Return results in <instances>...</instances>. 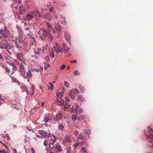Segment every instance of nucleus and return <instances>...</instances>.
I'll use <instances>...</instances> for the list:
<instances>
[{
  "instance_id": "0eeeda50",
  "label": "nucleus",
  "mask_w": 153,
  "mask_h": 153,
  "mask_svg": "<svg viewBox=\"0 0 153 153\" xmlns=\"http://www.w3.org/2000/svg\"><path fill=\"white\" fill-rule=\"evenodd\" d=\"M75 105L76 107L75 109V111L76 113H82L83 112V109L80 108L78 105L76 104Z\"/></svg>"
},
{
  "instance_id": "0e129e2a",
  "label": "nucleus",
  "mask_w": 153,
  "mask_h": 153,
  "mask_svg": "<svg viewBox=\"0 0 153 153\" xmlns=\"http://www.w3.org/2000/svg\"><path fill=\"white\" fill-rule=\"evenodd\" d=\"M21 1V0H16L15 3L17 4H19Z\"/></svg>"
},
{
  "instance_id": "09e8293b",
  "label": "nucleus",
  "mask_w": 153,
  "mask_h": 153,
  "mask_svg": "<svg viewBox=\"0 0 153 153\" xmlns=\"http://www.w3.org/2000/svg\"><path fill=\"white\" fill-rule=\"evenodd\" d=\"M65 85L66 87H68L69 86V83L67 81L64 82Z\"/></svg>"
},
{
  "instance_id": "393cba45",
  "label": "nucleus",
  "mask_w": 153,
  "mask_h": 153,
  "mask_svg": "<svg viewBox=\"0 0 153 153\" xmlns=\"http://www.w3.org/2000/svg\"><path fill=\"white\" fill-rule=\"evenodd\" d=\"M64 95V93L63 91H60L59 92V94H56V96L57 97L61 98Z\"/></svg>"
},
{
  "instance_id": "c85d7f7f",
  "label": "nucleus",
  "mask_w": 153,
  "mask_h": 153,
  "mask_svg": "<svg viewBox=\"0 0 153 153\" xmlns=\"http://www.w3.org/2000/svg\"><path fill=\"white\" fill-rule=\"evenodd\" d=\"M77 118V116L76 114H74L72 115L71 119L75 121Z\"/></svg>"
},
{
  "instance_id": "f8f14e48",
  "label": "nucleus",
  "mask_w": 153,
  "mask_h": 153,
  "mask_svg": "<svg viewBox=\"0 0 153 153\" xmlns=\"http://www.w3.org/2000/svg\"><path fill=\"white\" fill-rule=\"evenodd\" d=\"M69 95L72 100L75 98L76 94L72 90L70 91L69 92Z\"/></svg>"
},
{
  "instance_id": "5fc2aeb1",
  "label": "nucleus",
  "mask_w": 153,
  "mask_h": 153,
  "mask_svg": "<svg viewBox=\"0 0 153 153\" xmlns=\"http://www.w3.org/2000/svg\"><path fill=\"white\" fill-rule=\"evenodd\" d=\"M17 69V66L14 64V65L13 66V69L14 71H16Z\"/></svg>"
},
{
  "instance_id": "f704fd0d",
  "label": "nucleus",
  "mask_w": 153,
  "mask_h": 153,
  "mask_svg": "<svg viewBox=\"0 0 153 153\" xmlns=\"http://www.w3.org/2000/svg\"><path fill=\"white\" fill-rule=\"evenodd\" d=\"M5 47L7 50H9L11 49V45L8 44H6V45Z\"/></svg>"
},
{
  "instance_id": "79ce46f5",
  "label": "nucleus",
  "mask_w": 153,
  "mask_h": 153,
  "mask_svg": "<svg viewBox=\"0 0 153 153\" xmlns=\"http://www.w3.org/2000/svg\"><path fill=\"white\" fill-rule=\"evenodd\" d=\"M74 74L75 76H79L80 75L79 72L77 70L75 71L74 72Z\"/></svg>"
},
{
  "instance_id": "e433bc0d",
  "label": "nucleus",
  "mask_w": 153,
  "mask_h": 153,
  "mask_svg": "<svg viewBox=\"0 0 153 153\" xmlns=\"http://www.w3.org/2000/svg\"><path fill=\"white\" fill-rule=\"evenodd\" d=\"M12 80L13 82H16L18 83L19 85H20L19 82L18 81V80L15 78H12Z\"/></svg>"
},
{
  "instance_id": "6e6552de",
  "label": "nucleus",
  "mask_w": 153,
  "mask_h": 153,
  "mask_svg": "<svg viewBox=\"0 0 153 153\" xmlns=\"http://www.w3.org/2000/svg\"><path fill=\"white\" fill-rule=\"evenodd\" d=\"M54 152H59L62 151L61 146L59 145H56L54 149Z\"/></svg>"
},
{
  "instance_id": "e2e57ef3",
  "label": "nucleus",
  "mask_w": 153,
  "mask_h": 153,
  "mask_svg": "<svg viewBox=\"0 0 153 153\" xmlns=\"http://www.w3.org/2000/svg\"><path fill=\"white\" fill-rule=\"evenodd\" d=\"M5 70L7 72H9L10 71V70L7 67H6L5 68Z\"/></svg>"
},
{
  "instance_id": "b1692460",
  "label": "nucleus",
  "mask_w": 153,
  "mask_h": 153,
  "mask_svg": "<svg viewBox=\"0 0 153 153\" xmlns=\"http://www.w3.org/2000/svg\"><path fill=\"white\" fill-rule=\"evenodd\" d=\"M20 62V63H22V64H24L25 65L26 64V63L25 61V60L22 57V58H20V59H18Z\"/></svg>"
},
{
  "instance_id": "ddd939ff",
  "label": "nucleus",
  "mask_w": 153,
  "mask_h": 153,
  "mask_svg": "<svg viewBox=\"0 0 153 153\" xmlns=\"http://www.w3.org/2000/svg\"><path fill=\"white\" fill-rule=\"evenodd\" d=\"M76 100L77 101H80L82 102H83L85 101V98L81 95H78Z\"/></svg>"
},
{
  "instance_id": "6ab92c4d",
  "label": "nucleus",
  "mask_w": 153,
  "mask_h": 153,
  "mask_svg": "<svg viewBox=\"0 0 153 153\" xmlns=\"http://www.w3.org/2000/svg\"><path fill=\"white\" fill-rule=\"evenodd\" d=\"M64 141L65 143H70L71 142V140L69 138V137L68 136L65 137L64 139Z\"/></svg>"
},
{
  "instance_id": "3c124183",
  "label": "nucleus",
  "mask_w": 153,
  "mask_h": 153,
  "mask_svg": "<svg viewBox=\"0 0 153 153\" xmlns=\"http://www.w3.org/2000/svg\"><path fill=\"white\" fill-rule=\"evenodd\" d=\"M64 105L67 107L68 108H69V107L71 106L68 103H67L66 102H65V104H64Z\"/></svg>"
},
{
  "instance_id": "bf43d9fd",
  "label": "nucleus",
  "mask_w": 153,
  "mask_h": 153,
  "mask_svg": "<svg viewBox=\"0 0 153 153\" xmlns=\"http://www.w3.org/2000/svg\"><path fill=\"white\" fill-rule=\"evenodd\" d=\"M62 46L63 47V49L65 48L66 47H67V46H66V45L65 43H63L62 45Z\"/></svg>"
},
{
  "instance_id": "603ef678",
  "label": "nucleus",
  "mask_w": 153,
  "mask_h": 153,
  "mask_svg": "<svg viewBox=\"0 0 153 153\" xmlns=\"http://www.w3.org/2000/svg\"><path fill=\"white\" fill-rule=\"evenodd\" d=\"M87 142V141L85 140V139L83 141H82L80 142V145H83L85 143Z\"/></svg>"
},
{
  "instance_id": "aec40b11",
  "label": "nucleus",
  "mask_w": 153,
  "mask_h": 153,
  "mask_svg": "<svg viewBox=\"0 0 153 153\" xmlns=\"http://www.w3.org/2000/svg\"><path fill=\"white\" fill-rule=\"evenodd\" d=\"M50 41L52 42L53 40V37L52 34L51 33V32H48V34L47 36Z\"/></svg>"
},
{
  "instance_id": "20e7f679",
  "label": "nucleus",
  "mask_w": 153,
  "mask_h": 153,
  "mask_svg": "<svg viewBox=\"0 0 153 153\" xmlns=\"http://www.w3.org/2000/svg\"><path fill=\"white\" fill-rule=\"evenodd\" d=\"M65 37V40L69 43H71V36L69 32H65L64 33Z\"/></svg>"
},
{
  "instance_id": "4be33fe9",
  "label": "nucleus",
  "mask_w": 153,
  "mask_h": 153,
  "mask_svg": "<svg viewBox=\"0 0 153 153\" xmlns=\"http://www.w3.org/2000/svg\"><path fill=\"white\" fill-rule=\"evenodd\" d=\"M22 88L23 92H26L27 94H29L28 91L26 86L24 85L22 86Z\"/></svg>"
},
{
  "instance_id": "a18cd8bd",
  "label": "nucleus",
  "mask_w": 153,
  "mask_h": 153,
  "mask_svg": "<svg viewBox=\"0 0 153 153\" xmlns=\"http://www.w3.org/2000/svg\"><path fill=\"white\" fill-rule=\"evenodd\" d=\"M84 132L85 133H86L88 135L91 133L90 131L88 130H85L84 131Z\"/></svg>"
},
{
  "instance_id": "4c0bfd02",
  "label": "nucleus",
  "mask_w": 153,
  "mask_h": 153,
  "mask_svg": "<svg viewBox=\"0 0 153 153\" xmlns=\"http://www.w3.org/2000/svg\"><path fill=\"white\" fill-rule=\"evenodd\" d=\"M81 149L82 152V153H88L87 150L85 149V147H82Z\"/></svg>"
},
{
  "instance_id": "f257e3e1",
  "label": "nucleus",
  "mask_w": 153,
  "mask_h": 153,
  "mask_svg": "<svg viewBox=\"0 0 153 153\" xmlns=\"http://www.w3.org/2000/svg\"><path fill=\"white\" fill-rule=\"evenodd\" d=\"M37 15L39 17H41V16L39 14V12L38 10L32 11L27 14L26 16V18L28 20L30 21L33 18H36Z\"/></svg>"
},
{
  "instance_id": "37998d69",
  "label": "nucleus",
  "mask_w": 153,
  "mask_h": 153,
  "mask_svg": "<svg viewBox=\"0 0 153 153\" xmlns=\"http://www.w3.org/2000/svg\"><path fill=\"white\" fill-rule=\"evenodd\" d=\"M50 56L51 58H53L54 57V53L53 51H51L50 52Z\"/></svg>"
},
{
  "instance_id": "a19ab883",
  "label": "nucleus",
  "mask_w": 153,
  "mask_h": 153,
  "mask_svg": "<svg viewBox=\"0 0 153 153\" xmlns=\"http://www.w3.org/2000/svg\"><path fill=\"white\" fill-rule=\"evenodd\" d=\"M85 118V116L83 115H81L79 117L78 120H83Z\"/></svg>"
},
{
  "instance_id": "864d4df0",
  "label": "nucleus",
  "mask_w": 153,
  "mask_h": 153,
  "mask_svg": "<svg viewBox=\"0 0 153 153\" xmlns=\"http://www.w3.org/2000/svg\"><path fill=\"white\" fill-rule=\"evenodd\" d=\"M71 149V147H68L67 148V153H71L70 150Z\"/></svg>"
},
{
  "instance_id": "6e6d98bb",
  "label": "nucleus",
  "mask_w": 153,
  "mask_h": 153,
  "mask_svg": "<svg viewBox=\"0 0 153 153\" xmlns=\"http://www.w3.org/2000/svg\"><path fill=\"white\" fill-rule=\"evenodd\" d=\"M50 85L51 87V88H50L49 87H48V89H50L51 90L53 88V87L54 86L51 83H50Z\"/></svg>"
},
{
  "instance_id": "774afa93",
  "label": "nucleus",
  "mask_w": 153,
  "mask_h": 153,
  "mask_svg": "<svg viewBox=\"0 0 153 153\" xmlns=\"http://www.w3.org/2000/svg\"><path fill=\"white\" fill-rule=\"evenodd\" d=\"M0 153H6L5 151L4 150H2L0 151Z\"/></svg>"
},
{
  "instance_id": "9d476101",
  "label": "nucleus",
  "mask_w": 153,
  "mask_h": 153,
  "mask_svg": "<svg viewBox=\"0 0 153 153\" xmlns=\"http://www.w3.org/2000/svg\"><path fill=\"white\" fill-rule=\"evenodd\" d=\"M43 17L45 19H47L48 21H51L52 19L51 14L48 12L45 13L43 16Z\"/></svg>"
},
{
  "instance_id": "49530a36",
  "label": "nucleus",
  "mask_w": 153,
  "mask_h": 153,
  "mask_svg": "<svg viewBox=\"0 0 153 153\" xmlns=\"http://www.w3.org/2000/svg\"><path fill=\"white\" fill-rule=\"evenodd\" d=\"M62 109H63L65 111L66 110L68 109L69 108H67V107L65 106V105H62Z\"/></svg>"
},
{
  "instance_id": "7ed1b4c3",
  "label": "nucleus",
  "mask_w": 153,
  "mask_h": 153,
  "mask_svg": "<svg viewBox=\"0 0 153 153\" xmlns=\"http://www.w3.org/2000/svg\"><path fill=\"white\" fill-rule=\"evenodd\" d=\"M19 71L22 76H24L25 75V71L24 65L22 63H19Z\"/></svg>"
},
{
  "instance_id": "a878e982",
  "label": "nucleus",
  "mask_w": 153,
  "mask_h": 153,
  "mask_svg": "<svg viewBox=\"0 0 153 153\" xmlns=\"http://www.w3.org/2000/svg\"><path fill=\"white\" fill-rule=\"evenodd\" d=\"M27 76L28 78H30L32 76V74L30 69L28 70V72L27 73Z\"/></svg>"
},
{
  "instance_id": "c756f323",
  "label": "nucleus",
  "mask_w": 153,
  "mask_h": 153,
  "mask_svg": "<svg viewBox=\"0 0 153 153\" xmlns=\"http://www.w3.org/2000/svg\"><path fill=\"white\" fill-rule=\"evenodd\" d=\"M79 88L82 93H83L85 91V88L83 86H82V85H79Z\"/></svg>"
},
{
  "instance_id": "ea45409f",
  "label": "nucleus",
  "mask_w": 153,
  "mask_h": 153,
  "mask_svg": "<svg viewBox=\"0 0 153 153\" xmlns=\"http://www.w3.org/2000/svg\"><path fill=\"white\" fill-rule=\"evenodd\" d=\"M49 147L51 149H54V145L53 142V143H50L49 144Z\"/></svg>"
},
{
  "instance_id": "f03ea898",
  "label": "nucleus",
  "mask_w": 153,
  "mask_h": 153,
  "mask_svg": "<svg viewBox=\"0 0 153 153\" xmlns=\"http://www.w3.org/2000/svg\"><path fill=\"white\" fill-rule=\"evenodd\" d=\"M0 33L3 37L4 38H7L8 35L10 34V32L7 27L4 26V29H1L0 30Z\"/></svg>"
},
{
  "instance_id": "4d7b16f0",
  "label": "nucleus",
  "mask_w": 153,
  "mask_h": 153,
  "mask_svg": "<svg viewBox=\"0 0 153 153\" xmlns=\"http://www.w3.org/2000/svg\"><path fill=\"white\" fill-rule=\"evenodd\" d=\"M52 141L53 143H54L56 141V137L54 135H53Z\"/></svg>"
},
{
  "instance_id": "8fccbe9b",
  "label": "nucleus",
  "mask_w": 153,
  "mask_h": 153,
  "mask_svg": "<svg viewBox=\"0 0 153 153\" xmlns=\"http://www.w3.org/2000/svg\"><path fill=\"white\" fill-rule=\"evenodd\" d=\"M29 33H26V34H27L28 36L30 37V38H31L32 39H33L34 37H32V35L30 34V31L29 32Z\"/></svg>"
},
{
  "instance_id": "7c9ffc66",
  "label": "nucleus",
  "mask_w": 153,
  "mask_h": 153,
  "mask_svg": "<svg viewBox=\"0 0 153 153\" xmlns=\"http://www.w3.org/2000/svg\"><path fill=\"white\" fill-rule=\"evenodd\" d=\"M147 139H150L152 140H153V134L152 133H150L147 136Z\"/></svg>"
},
{
  "instance_id": "2f4dec72",
  "label": "nucleus",
  "mask_w": 153,
  "mask_h": 153,
  "mask_svg": "<svg viewBox=\"0 0 153 153\" xmlns=\"http://www.w3.org/2000/svg\"><path fill=\"white\" fill-rule=\"evenodd\" d=\"M78 138L81 139H85V137L82 135L81 134H79L78 136Z\"/></svg>"
},
{
  "instance_id": "a211bd4d",
  "label": "nucleus",
  "mask_w": 153,
  "mask_h": 153,
  "mask_svg": "<svg viewBox=\"0 0 153 153\" xmlns=\"http://www.w3.org/2000/svg\"><path fill=\"white\" fill-rule=\"evenodd\" d=\"M59 124L58 127V129L59 130L61 131H63L65 128L64 126L62 124H59Z\"/></svg>"
},
{
  "instance_id": "13d9d810",
  "label": "nucleus",
  "mask_w": 153,
  "mask_h": 153,
  "mask_svg": "<svg viewBox=\"0 0 153 153\" xmlns=\"http://www.w3.org/2000/svg\"><path fill=\"white\" fill-rule=\"evenodd\" d=\"M53 7H51L49 9V11L51 13H52L53 12Z\"/></svg>"
},
{
  "instance_id": "58836bf2",
  "label": "nucleus",
  "mask_w": 153,
  "mask_h": 153,
  "mask_svg": "<svg viewBox=\"0 0 153 153\" xmlns=\"http://www.w3.org/2000/svg\"><path fill=\"white\" fill-rule=\"evenodd\" d=\"M24 50L26 52H27L29 51V48L27 46H27L25 45H24Z\"/></svg>"
},
{
  "instance_id": "f3484780",
  "label": "nucleus",
  "mask_w": 153,
  "mask_h": 153,
  "mask_svg": "<svg viewBox=\"0 0 153 153\" xmlns=\"http://www.w3.org/2000/svg\"><path fill=\"white\" fill-rule=\"evenodd\" d=\"M52 119L50 116H46L44 118V121L45 123L48 122Z\"/></svg>"
},
{
  "instance_id": "680f3d73",
  "label": "nucleus",
  "mask_w": 153,
  "mask_h": 153,
  "mask_svg": "<svg viewBox=\"0 0 153 153\" xmlns=\"http://www.w3.org/2000/svg\"><path fill=\"white\" fill-rule=\"evenodd\" d=\"M44 144L45 146H46L48 145V141L47 140H45L44 142Z\"/></svg>"
},
{
  "instance_id": "bb28decb",
  "label": "nucleus",
  "mask_w": 153,
  "mask_h": 153,
  "mask_svg": "<svg viewBox=\"0 0 153 153\" xmlns=\"http://www.w3.org/2000/svg\"><path fill=\"white\" fill-rule=\"evenodd\" d=\"M41 51V49L40 48H37L36 50L35 51V54L36 55H39V53Z\"/></svg>"
},
{
  "instance_id": "dca6fc26",
  "label": "nucleus",
  "mask_w": 153,
  "mask_h": 153,
  "mask_svg": "<svg viewBox=\"0 0 153 153\" xmlns=\"http://www.w3.org/2000/svg\"><path fill=\"white\" fill-rule=\"evenodd\" d=\"M46 25L48 28V32H51V30L52 28V26L51 23L47 22Z\"/></svg>"
},
{
  "instance_id": "de8ad7c7",
  "label": "nucleus",
  "mask_w": 153,
  "mask_h": 153,
  "mask_svg": "<svg viewBox=\"0 0 153 153\" xmlns=\"http://www.w3.org/2000/svg\"><path fill=\"white\" fill-rule=\"evenodd\" d=\"M79 145H80V143L79 142H77L76 143H75L74 144V146L75 148H76L78 147Z\"/></svg>"
},
{
  "instance_id": "39448f33",
  "label": "nucleus",
  "mask_w": 153,
  "mask_h": 153,
  "mask_svg": "<svg viewBox=\"0 0 153 153\" xmlns=\"http://www.w3.org/2000/svg\"><path fill=\"white\" fill-rule=\"evenodd\" d=\"M55 28L57 31V34H59L58 32H60L62 30V28L58 23H55Z\"/></svg>"
},
{
  "instance_id": "052dcab7",
  "label": "nucleus",
  "mask_w": 153,
  "mask_h": 153,
  "mask_svg": "<svg viewBox=\"0 0 153 153\" xmlns=\"http://www.w3.org/2000/svg\"><path fill=\"white\" fill-rule=\"evenodd\" d=\"M66 67V65H62L60 67V68L61 69H63Z\"/></svg>"
},
{
  "instance_id": "4468645a",
  "label": "nucleus",
  "mask_w": 153,
  "mask_h": 153,
  "mask_svg": "<svg viewBox=\"0 0 153 153\" xmlns=\"http://www.w3.org/2000/svg\"><path fill=\"white\" fill-rule=\"evenodd\" d=\"M25 12V10L23 6L21 5L19 7V13L20 14H23Z\"/></svg>"
},
{
  "instance_id": "423d86ee",
  "label": "nucleus",
  "mask_w": 153,
  "mask_h": 153,
  "mask_svg": "<svg viewBox=\"0 0 153 153\" xmlns=\"http://www.w3.org/2000/svg\"><path fill=\"white\" fill-rule=\"evenodd\" d=\"M53 49L57 53H60L61 51H62V48L59 45H57L56 46H53Z\"/></svg>"
},
{
  "instance_id": "c9c22d12",
  "label": "nucleus",
  "mask_w": 153,
  "mask_h": 153,
  "mask_svg": "<svg viewBox=\"0 0 153 153\" xmlns=\"http://www.w3.org/2000/svg\"><path fill=\"white\" fill-rule=\"evenodd\" d=\"M65 53H67L70 50V48L69 47L67 46L65 48L63 49Z\"/></svg>"
},
{
  "instance_id": "c03bdc74",
  "label": "nucleus",
  "mask_w": 153,
  "mask_h": 153,
  "mask_svg": "<svg viewBox=\"0 0 153 153\" xmlns=\"http://www.w3.org/2000/svg\"><path fill=\"white\" fill-rule=\"evenodd\" d=\"M72 90L76 94H78L79 93L78 90L75 88L73 89Z\"/></svg>"
},
{
  "instance_id": "338daca9",
  "label": "nucleus",
  "mask_w": 153,
  "mask_h": 153,
  "mask_svg": "<svg viewBox=\"0 0 153 153\" xmlns=\"http://www.w3.org/2000/svg\"><path fill=\"white\" fill-rule=\"evenodd\" d=\"M31 149V151L32 153H35V150L33 148H32Z\"/></svg>"
},
{
  "instance_id": "412c9836",
  "label": "nucleus",
  "mask_w": 153,
  "mask_h": 153,
  "mask_svg": "<svg viewBox=\"0 0 153 153\" xmlns=\"http://www.w3.org/2000/svg\"><path fill=\"white\" fill-rule=\"evenodd\" d=\"M17 28L19 33V35L20 36H22L23 33L22 32L21 28L20 27H17Z\"/></svg>"
},
{
  "instance_id": "cd10ccee",
  "label": "nucleus",
  "mask_w": 153,
  "mask_h": 153,
  "mask_svg": "<svg viewBox=\"0 0 153 153\" xmlns=\"http://www.w3.org/2000/svg\"><path fill=\"white\" fill-rule=\"evenodd\" d=\"M42 33L44 35L47 36L48 34V30L47 31V30L45 29L43 30Z\"/></svg>"
},
{
  "instance_id": "72a5a7b5",
  "label": "nucleus",
  "mask_w": 153,
  "mask_h": 153,
  "mask_svg": "<svg viewBox=\"0 0 153 153\" xmlns=\"http://www.w3.org/2000/svg\"><path fill=\"white\" fill-rule=\"evenodd\" d=\"M25 29L27 31H28V32L30 31H29V26H30V25H27L26 24L25 25ZM28 32V31L27 32V33Z\"/></svg>"
},
{
  "instance_id": "1a4fd4ad",
  "label": "nucleus",
  "mask_w": 153,
  "mask_h": 153,
  "mask_svg": "<svg viewBox=\"0 0 153 153\" xmlns=\"http://www.w3.org/2000/svg\"><path fill=\"white\" fill-rule=\"evenodd\" d=\"M39 132L40 134L44 138H46L48 135L47 133L42 130H39Z\"/></svg>"
},
{
  "instance_id": "473e14b6",
  "label": "nucleus",
  "mask_w": 153,
  "mask_h": 153,
  "mask_svg": "<svg viewBox=\"0 0 153 153\" xmlns=\"http://www.w3.org/2000/svg\"><path fill=\"white\" fill-rule=\"evenodd\" d=\"M15 44L16 47H17L18 48H20L21 46L19 44V43L17 41V40H16Z\"/></svg>"
},
{
  "instance_id": "9b49d317",
  "label": "nucleus",
  "mask_w": 153,
  "mask_h": 153,
  "mask_svg": "<svg viewBox=\"0 0 153 153\" xmlns=\"http://www.w3.org/2000/svg\"><path fill=\"white\" fill-rule=\"evenodd\" d=\"M62 114L59 113L56 116V117L53 118V120L57 121L59 120L62 119Z\"/></svg>"
},
{
  "instance_id": "69168bd1",
  "label": "nucleus",
  "mask_w": 153,
  "mask_h": 153,
  "mask_svg": "<svg viewBox=\"0 0 153 153\" xmlns=\"http://www.w3.org/2000/svg\"><path fill=\"white\" fill-rule=\"evenodd\" d=\"M78 131H75L74 132V135L76 136L78 135Z\"/></svg>"
},
{
  "instance_id": "2eb2a0df",
  "label": "nucleus",
  "mask_w": 153,
  "mask_h": 153,
  "mask_svg": "<svg viewBox=\"0 0 153 153\" xmlns=\"http://www.w3.org/2000/svg\"><path fill=\"white\" fill-rule=\"evenodd\" d=\"M16 40H17V41H18V42L23 44L24 45H25L27 46V43L21 38H18Z\"/></svg>"
},
{
  "instance_id": "5701e85b",
  "label": "nucleus",
  "mask_w": 153,
  "mask_h": 153,
  "mask_svg": "<svg viewBox=\"0 0 153 153\" xmlns=\"http://www.w3.org/2000/svg\"><path fill=\"white\" fill-rule=\"evenodd\" d=\"M23 54L22 53H18L16 56V58L17 59H20V58H22Z\"/></svg>"
}]
</instances>
